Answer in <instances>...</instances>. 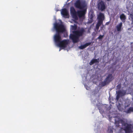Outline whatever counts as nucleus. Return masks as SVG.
Returning a JSON list of instances; mask_svg holds the SVG:
<instances>
[{"mask_svg":"<svg viewBox=\"0 0 133 133\" xmlns=\"http://www.w3.org/2000/svg\"><path fill=\"white\" fill-rule=\"evenodd\" d=\"M114 78V77L112 74H109L104 81L102 82V85L103 86H104L108 84L113 80Z\"/></svg>","mask_w":133,"mask_h":133,"instance_id":"423d86ee","label":"nucleus"},{"mask_svg":"<svg viewBox=\"0 0 133 133\" xmlns=\"http://www.w3.org/2000/svg\"><path fill=\"white\" fill-rule=\"evenodd\" d=\"M121 84H118L117 86V88L118 89H120L121 88Z\"/></svg>","mask_w":133,"mask_h":133,"instance_id":"4be33fe9","label":"nucleus"},{"mask_svg":"<svg viewBox=\"0 0 133 133\" xmlns=\"http://www.w3.org/2000/svg\"><path fill=\"white\" fill-rule=\"evenodd\" d=\"M131 112H133V107H130L126 112L127 113H130Z\"/></svg>","mask_w":133,"mask_h":133,"instance_id":"f3484780","label":"nucleus"},{"mask_svg":"<svg viewBox=\"0 0 133 133\" xmlns=\"http://www.w3.org/2000/svg\"><path fill=\"white\" fill-rule=\"evenodd\" d=\"M70 13L73 17L77 18L76 12L74 8L72 7L71 8Z\"/></svg>","mask_w":133,"mask_h":133,"instance_id":"f8f14e48","label":"nucleus"},{"mask_svg":"<svg viewBox=\"0 0 133 133\" xmlns=\"http://www.w3.org/2000/svg\"><path fill=\"white\" fill-rule=\"evenodd\" d=\"M69 41L66 39L62 40L57 45L59 47L63 48H65L68 43Z\"/></svg>","mask_w":133,"mask_h":133,"instance_id":"6e6552de","label":"nucleus"},{"mask_svg":"<svg viewBox=\"0 0 133 133\" xmlns=\"http://www.w3.org/2000/svg\"><path fill=\"white\" fill-rule=\"evenodd\" d=\"M104 36V35H100L97 38V39L99 40H101Z\"/></svg>","mask_w":133,"mask_h":133,"instance_id":"aec40b11","label":"nucleus"},{"mask_svg":"<svg viewBox=\"0 0 133 133\" xmlns=\"http://www.w3.org/2000/svg\"><path fill=\"white\" fill-rule=\"evenodd\" d=\"M120 18L121 20L123 23H124L125 22L126 17L124 14H122L120 15Z\"/></svg>","mask_w":133,"mask_h":133,"instance_id":"2eb2a0df","label":"nucleus"},{"mask_svg":"<svg viewBox=\"0 0 133 133\" xmlns=\"http://www.w3.org/2000/svg\"><path fill=\"white\" fill-rule=\"evenodd\" d=\"M81 10L78 11L77 12V15L79 18H83L84 17L86 10L85 9H82Z\"/></svg>","mask_w":133,"mask_h":133,"instance_id":"1a4fd4ad","label":"nucleus"},{"mask_svg":"<svg viewBox=\"0 0 133 133\" xmlns=\"http://www.w3.org/2000/svg\"><path fill=\"white\" fill-rule=\"evenodd\" d=\"M99 62V59H93L91 60L89 63L90 65H92L95 63H98Z\"/></svg>","mask_w":133,"mask_h":133,"instance_id":"4468645a","label":"nucleus"},{"mask_svg":"<svg viewBox=\"0 0 133 133\" xmlns=\"http://www.w3.org/2000/svg\"><path fill=\"white\" fill-rule=\"evenodd\" d=\"M71 29L72 30L76 31L77 29V26L76 25H71Z\"/></svg>","mask_w":133,"mask_h":133,"instance_id":"6ab92c4d","label":"nucleus"},{"mask_svg":"<svg viewBox=\"0 0 133 133\" xmlns=\"http://www.w3.org/2000/svg\"><path fill=\"white\" fill-rule=\"evenodd\" d=\"M91 44V42L87 43L83 45H81L79 47V48L81 49H83L87 46L90 45Z\"/></svg>","mask_w":133,"mask_h":133,"instance_id":"ddd939ff","label":"nucleus"},{"mask_svg":"<svg viewBox=\"0 0 133 133\" xmlns=\"http://www.w3.org/2000/svg\"><path fill=\"white\" fill-rule=\"evenodd\" d=\"M117 108L120 111L122 109L121 106V105L120 103L118 104L117 106Z\"/></svg>","mask_w":133,"mask_h":133,"instance_id":"412c9836","label":"nucleus"},{"mask_svg":"<svg viewBox=\"0 0 133 133\" xmlns=\"http://www.w3.org/2000/svg\"><path fill=\"white\" fill-rule=\"evenodd\" d=\"M99 112L100 113L102 112H103V111H102L100 109H99Z\"/></svg>","mask_w":133,"mask_h":133,"instance_id":"393cba45","label":"nucleus"},{"mask_svg":"<svg viewBox=\"0 0 133 133\" xmlns=\"http://www.w3.org/2000/svg\"><path fill=\"white\" fill-rule=\"evenodd\" d=\"M108 131L110 133H113L112 129L111 127H109L108 128Z\"/></svg>","mask_w":133,"mask_h":133,"instance_id":"a211bd4d","label":"nucleus"},{"mask_svg":"<svg viewBox=\"0 0 133 133\" xmlns=\"http://www.w3.org/2000/svg\"><path fill=\"white\" fill-rule=\"evenodd\" d=\"M97 18L98 22L96 25V28L98 29L100 26L103 24V21L104 19L105 16L104 14L101 12L99 13L98 15Z\"/></svg>","mask_w":133,"mask_h":133,"instance_id":"39448f33","label":"nucleus"},{"mask_svg":"<svg viewBox=\"0 0 133 133\" xmlns=\"http://www.w3.org/2000/svg\"><path fill=\"white\" fill-rule=\"evenodd\" d=\"M98 9L103 11L106 9V7L104 2L102 1H100L97 4Z\"/></svg>","mask_w":133,"mask_h":133,"instance_id":"0eeeda50","label":"nucleus"},{"mask_svg":"<svg viewBox=\"0 0 133 133\" xmlns=\"http://www.w3.org/2000/svg\"><path fill=\"white\" fill-rule=\"evenodd\" d=\"M121 123L123 126H125L124 129L125 133H130L132 132L133 126L132 124H128L126 123L122 119H120L118 121H115V124L116 126L117 127H120L119 124Z\"/></svg>","mask_w":133,"mask_h":133,"instance_id":"7ed1b4c3","label":"nucleus"},{"mask_svg":"<svg viewBox=\"0 0 133 133\" xmlns=\"http://www.w3.org/2000/svg\"><path fill=\"white\" fill-rule=\"evenodd\" d=\"M116 93L117 95L116 96V99L117 101H118L121 96L125 95L126 94V92L124 91H118Z\"/></svg>","mask_w":133,"mask_h":133,"instance_id":"9d476101","label":"nucleus"},{"mask_svg":"<svg viewBox=\"0 0 133 133\" xmlns=\"http://www.w3.org/2000/svg\"><path fill=\"white\" fill-rule=\"evenodd\" d=\"M85 32V30L83 28L79 30L74 31L72 32L73 34L70 35V38L74 43H77L78 41L79 37L82 36Z\"/></svg>","mask_w":133,"mask_h":133,"instance_id":"f03ea898","label":"nucleus"},{"mask_svg":"<svg viewBox=\"0 0 133 133\" xmlns=\"http://www.w3.org/2000/svg\"><path fill=\"white\" fill-rule=\"evenodd\" d=\"M122 25V23L121 22L116 26V28L117 31H121Z\"/></svg>","mask_w":133,"mask_h":133,"instance_id":"dca6fc26","label":"nucleus"},{"mask_svg":"<svg viewBox=\"0 0 133 133\" xmlns=\"http://www.w3.org/2000/svg\"><path fill=\"white\" fill-rule=\"evenodd\" d=\"M130 17L131 19L133 21V14H130Z\"/></svg>","mask_w":133,"mask_h":133,"instance_id":"5701e85b","label":"nucleus"},{"mask_svg":"<svg viewBox=\"0 0 133 133\" xmlns=\"http://www.w3.org/2000/svg\"><path fill=\"white\" fill-rule=\"evenodd\" d=\"M75 7L81 9H83L86 6L85 2L84 1L77 0L75 3Z\"/></svg>","mask_w":133,"mask_h":133,"instance_id":"20e7f679","label":"nucleus"},{"mask_svg":"<svg viewBox=\"0 0 133 133\" xmlns=\"http://www.w3.org/2000/svg\"><path fill=\"white\" fill-rule=\"evenodd\" d=\"M109 22H108L106 23L105 24L107 25H108L109 24Z\"/></svg>","mask_w":133,"mask_h":133,"instance_id":"b1692460","label":"nucleus"},{"mask_svg":"<svg viewBox=\"0 0 133 133\" xmlns=\"http://www.w3.org/2000/svg\"><path fill=\"white\" fill-rule=\"evenodd\" d=\"M132 46V47H133V46Z\"/></svg>","mask_w":133,"mask_h":133,"instance_id":"a878e982","label":"nucleus"},{"mask_svg":"<svg viewBox=\"0 0 133 133\" xmlns=\"http://www.w3.org/2000/svg\"><path fill=\"white\" fill-rule=\"evenodd\" d=\"M61 14L64 17H67V16H68V11L66 8L62 9Z\"/></svg>","mask_w":133,"mask_h":133,"instance_id":"9b49d317","label":"nucleus"},{"mask_svg":"<svg viewBox=\"0 0 133 133\" xmlns=\"http://www.w3.org/2000/svg\"><path fill=\"white\" fill-rule=\"evenodd\" d=\"M54 29L56 30V33L54 36V39L55 42L57 44L62 40L60 34L65 32V29L63 25L57 23H54Z\"/></svg>","mask_w":133,"mask_h":133,"instance_id":"f257e3e1","label":"nucleus"}]
</instances>
